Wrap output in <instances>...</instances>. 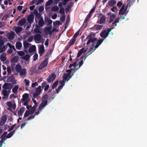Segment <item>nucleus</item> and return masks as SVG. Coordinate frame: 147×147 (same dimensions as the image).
Returning <instances> with one entry per match:
<instances>
[{
	"mask_svg": "<svg viewBox=\"0 0 147 147\" xmlns=\"http://www.w3.org/2000/svg\"><path fill=\"white\" fill-rule=\"evenodd\" d=\"M48 58H47L41 63L38 68L39 70H41L47 66L48 63Z\"/></svg>",
	"mask_w": 147,
	"mask_h": 147,
	"instance_id": "nucleus-1",
	"label": "nucleus"
},
{
	"mask_svg": "<svg viewBox=\"0 0 147 147\" xmlns=\"http://www.w3.org/2000/svg\"><path fill=\"white\" fill-rule=\"evenodd\" d=\"M41 88V86H39L38 87L36 88V92L33 95V97L34 98H36L37 96L40 94V93L42 91Z\"/></svg>",
	"mask_w": 147,
	"mask_h": 147,
	"instance_id": "nucleus-2",
	"label": "nucleus"
},
{
	"mask_svg": "<svg viewBox=\"0 0 147 147\" xmlns=\"http://www.w3.org/2000/svg\"><path fill=\"white\" fill-rule=\"evenodd\" d=\"M47 105L48 101L47 100H42V102L39 106V110L41 111L42 109H44Z\"/></svg>",
	"mask_w": 147,
	"mask_h": 147,
	"instance_id": "nucleus-3",
	"label": "nucleus"
},
{
	"mask_svg": "<svg viewBox=\"0 0 147 147\" xmlns=\"http://www.w3.org/2000/svg\"><path fill=\"white\" fill-rule=\"evenodd\" d=\"M56 77V76L55 74L52 73L48 76V78L47 79V81L48 82H52L55 79Z\"/></svg>",
	"mask_w": 147,
	"mask_h": 147,
	"instance_id": "nucleus-4",
	"label": "nucleus"
},
{
	"mask_svg": "<svg viewBox=\"0 0 147 147\" xmlns=\"http://www.w3.org/2000/svg\"><path fill=\"white\" fill-rule=\"evenodd\" d=\"M87 38H89L86 43L87 45H89L91 42L94 43L97 40L96 38H93L91 35H89L87 37Z\"/></svg>",
	"mask_w": 147,
	"mask_h": 147,
	"instance_id": "nucleus-5",
	"label": "nucleus"
},
{
	"mask_svg": "<svg viewBox=\"0 0 147 147\" xmlns=\"http://www.w3.org/2000/svg\"><path fill=\"white\" fill-rule=\"evenodd\" d=\"M127 6L125 7L124 5H123L122 6L119 12V15H123L125 13L127 8Z\"/></svg>",
	"mask_w": 147,
	"mask_h": 147,
	"instance_id": "nucleus-6",
	"label": "nucleus"
},
{
	"mask_svg": "<svg viewBox=\"0 0 147 147\" xmlns=\"http://www.w3.org/2000/svg\"><path fill=\"white\" fill-rule=\"evenodd\" d=\"M7 119V117L6 115H4L3 116L0 121V126L3 125L5 124Z\"/></svg>",
	"mask_w": 147,
	"mask_h": 147,
	"instance_id": "nucleus-7",
	"label": "nucleus"
},
{
	"mask_svg": "<svg viewBox=\"0 0 147 147\" xmlns=\"http://www.w3.org/2000/svg\"><path fill=\"white\" fill-rule=\"evenodd\" d=\"M13 87L12 85L9 83H5L3 86V88L4 89H11Z\"/></svg>",
	"mask_w": 147,
	"mask_h": 147,
	"instance_id": "nucleus-8",
	"label": "nucleus"
},
{
	"mask_svg": "<svg viewBox=\"0 0 147 147\" xmlns=\"http://www.w3.org/2000/svg\"><path fill=\"white\" fill-rule=\"evenodd\" d=\"M44 52L45 49L44 46L43 45H40L39 49V53L40 56L42 55Z\"/></svg>",
	"mask_w": 147,
	"mask_h": 147,
	"instance_id": "nucleus-9",
	"label": "nucleus"
},
{
	"mask_svg": "<svg viewBox=\"0 0 147 147\" xmlns=\"http://www.w3.org/2000/svg\"><path fill=\"white\" fill-rule=\"evenodd\" d=\"M27 20L28 23H32L33 22L34 20V16L33 14H31L28 17Z\"/></svg>",
	"mask_w": 147,
	"mask_h": 147,
	"instance_id": "nucleus-10",
	"label": "nucleus"
},
{
	"mask_svg": "<svg viewBox=\"0 0 147 147\" xmlns=\"http://www.w3.org/2000/svg\"><path fill=\"white\" fill-rule=\"evenodd\" d=\"M45 24V22L42 17H41L39 20L38 22V26L40 27L43 26Z\"/></svg>",
	"mask_w": 147,
	"mask_h": 147,
	"instance_id": "nucleus-11",
	"label": "nucleus"
},
{
	"mask_svg": "<svg viewBox=\"0 0 147 147\" xmlns=\"http://www.w3.org/2000/svg\"><path fill=\"white\" fill-rule=\"evenodd\" d=\"M86 51L87 49H85V48H82L78 52V55L77 56V57L78 58L79 57L82 55L83 53H85L86 52Z\"/></svg>",
	"mask_w": 147,
	"mask_h": 147,
	"instance_id": "nucleus-12",
	"label": "nucleus"
},
{
	"mask_svg": "<svg viewBox=\"0 0 147 147\" xmlns=\"http://www.w3.org/2000/svg\"><path fill=\"white\" fill-rule=\"evenodd\" d=\"M86 51L87 49H85V48H82L78 52V55L77 56V57L78 58L79 57L82 55L83 53H85L86 52Z\"/></svg>",
	"mask_w": 147,
	"mask_h": 147,
	"instance_id": "nucleus-13",
	"label": "nucleus"
},
{
	"mask_svg": "<svg viewBox=\"0 0 147 147\" xmlns=\"http://www.w3.org/2000/svg\"><path fill=\"white\" fill-rule=\"evenodd\" d=\"M86 51L87 49H85V48H82L78 52V55L77 56V57L78 58L79 57L82 55L83 53H85L86 52Z\"/></svg>",
	"mask_w": 147,
	"mask_h": 147,
	"instance_id": "nucleus-14",
	"label": "nucleus"
},
{
	"mask_svg": "<svg viewBox=\"0 0 147 147\" xmlns=\"http://www.w3.org/2000/svg\"><path fill=\"white\" fill-rule=\"evenodd\" d=\"M86 51L87 49H85V48H82L78 52V55L77 56V57L78 58L79 57L82 55L83 53H85L86 52Z\"/></svg>",
	"mask_w": 147,
	"mask_h": 147,
	"instance_id": "nucleus-15",
	"label": "nucleus"
},
{
	"mask_svg": "<svg viewBox=\"0 0 147 147\" xmlns=\"http://www.w3.org/2000/svg\"><path fill=\"white\" fill-rule=\"evenodd\" d=\"M29 100V94L28 93H25L22 95V102L26 100Z\"/></svg>",
	"mask_w": 147,
	"mask_h": 147,
	"instance_id": "nucleus-16",
	"label": "nucleus"
},
{
	"mask_svg": "<svg viewBox=\"0 0 147 147\" xmlns=\"http://www.w3.org/2000/svg\"><path fill=\"white\" fill-rule=\"evenodd\" d=\"M66 71L67 73V74L65 73L63 74V80L64 79H67V77L69 76L70 74H71V71H70V70L69 69L67 70H66Z\"/></svg>",
	"mask_w": 147,
	"mask_h": 147,
	"instance_id": "nucleus-17",
	"label": "nucleus"
},
{
	"mask_svg": "<svg viewBox=\"0 0 147 147\" xmlns=\"http://www.w3.org/2000/svg\"><path fill=\"white\" fill-rule=\"evenodd\" d=\"M20 76H24V77L26 76L27 74V72L26 69L25 68H23L20 71H19Z\"/></svg>",
	"mask_w": 147,
	"mask_h": 147,
	"instance_id": "nucleus-18",
	"label": "nucleus"
},
{
	"mask_svg": "<svg viewBox=\"0 0 147 147\" xmlns=\"http://www.w3.org/2000/svg\"><path fill=\"white\" fill-rule=\"evenodd\" d=\"M25 110V108L24 107H22L18 111V114L19 117L22 116L24 111Z\"/></svg>",
	"mask_w": 147,
	"mask_h": 147,
	"instance_id": "nucleus-19",
	"label": "nucleus"
},
{
	"mask_svg": "<svg viewBox=\"0 0 147 147\" xmlns=\"http://www.w3.org/2000/svg\"><path fill=\"white\" fill-rule=\"evenodd\" d=\"M108 35V33H107V32L105 30H104L102 32H101L100 36L104 38H106Z\"/></svg>",
	"mask_w": 147,
	"mask_h": 147,
	"instance_id": "nucleus-20",
	"label": "nucleus"
},
{
	"mask_svg": "<svg viewBox=\"0 0 147 147\" xmlns=\"http://www.w3.org/2000/svg\"><path fill=\"white\" fill-rule=\"evenodd\" d=\"M103 40H104L103 39H101L98 40L97 41V42L96 43V45L94 46V47L96 49L103 42Z\"/></svg>",
	"mask_w": 147,
	"mask_h": 147,
	"instance_id": "nucleus-21",
	"label": "nucleus"
},
{
	"mask_svg": "<svg viewBox=\"0 0 147 147\" xmlns=\"http://www.w3.org/2000/svg\"><path fill=\"white\" fill-rule=\"evenodd\" d=\"M39 27L38 25H36V28L34 29V31L35 33H41V32L40 31Z\"/></svg>",
	"mask_w": 147,
	"mask_h": 147,
	"instance_id": "nucleus-22",
	"label": "nucleus"
},
{
	"mask_svg": "<svg viewBox=\"0 0 147 147\" xmlns=\"http://www.w3.org/2000/svg\"><path fill=\"white\" fill-rule=\"evenodd\" d=\"M26 20L25 18H23L22 19L18 21L19 25L20 26H23L26 23Z\"/></svg>",
	"mask_w": 147,
	"mask_h": 147,
	"instance_id": "nucleus-23",
	"label": "nucleus"
},
{
	"mask_svg": "<svg viewBox=\"0 0 147 147\" xmlns=\"http://www.w3.org/2000/svg\"><path fill=\"white\" fill-rule=\"evenodd\" d=\"M41 38V35L40 34H37L34 35V39L38 41H40Z\"/></svg>",
	"mask_w": 147,
	"mask_h": 147,
	"instance_id": "nucleus-24",
	"label": "nucleus"
},
{
	"mask_svg": "<svg viewBox=\"0 0 147 147\" xmlns=\"http://www.w3.org/2000/svg\"><path fill=\"white\" fill-rule=\"evenodd\" d=\"M36 49L35 46L34 45H32L28 49V51L30 53H32L34 52Z\"/></svg>",
	"mask_w": 147,
	"mask_h": 147,
	"instance_id": "nucleus-25",
	"label": "nucleus"
},
{
	"mask_svg": "<svg viewBox=\"0 0 147 147\" xmlns=\"http://www.w3.org/2000/svg\"><path fill=\"white\" fill-rule=\"evenodd\" d=\"M106 18L105 15H103L100 18L99 23L102 24L105 22Z\"/></svg>",
	"mask_w": 147,
	"mask_h": 147,
	"instance_id": "nucleus-26",
	"label": "nucleus"
},
{
	"mask_svg": "<svg viewBox=\"0 0 147 147\" xmlns=\"http://www.w3.org/2000/svg\"><path fill=\"white\" fill-rule=\"evenodd\" d=\"M15 35V32L13 31L11 32L8 36V39L9 40H12L14 38Z\"/></svg>",
	"mask_w": 147,
	"mask_h": 147,
	"instance_id": "nucleus-27",
	"label": "nucleus"
},
{
	"mask_svg": "<svg viewBox=\"0 0 147 147\" xmlns=\"http://www.w3.org/2000/svg\"><path fill=\"white\" fill-rule=\"evenodd\" d=\"M19 59L18 56H15L13 57L11 59V62L13 63H15L18 62Z\"/></svg>",
	"mask_w": 147,
	"mask_h": 147,
	"instance_id": "nucleus-28",
	"label": "nucleus"
},
{
	"mask_svg": "<svg viewBox=\"0 0 147 147\" xmlns=\"http://www.w3.org/2000/svg\"><path fill=\"white\" fill-rule=\"evenodd\" d=\"M0 59L2 61H5L6 59V54L3 53L1 55L0 57Z\"/></svg>",
	"mask_w": 147,
	"mask_h": 147,
	"instance_id": "nucleus-29",
	"label": "nucleus"
},
{
	"mask_svg": "<svg viewBox=\"0 0 147 147\" xmlns=\"http://www.w3.org/2000/svg\"><path fill=\"white\" fill-rule=\"evenodd\" d=\"M103 26L102 25L96 24L94 25V28L96 30H99L102 29Z\"/></svg>",
	"mask_w": 147,
	"mask_h": 147,
	"instance_id": "nucleus-30",
	"label": "nucleus"
},
{
	"mask_svg": "<svg viewBox=\"0 0 147 147\" xmlns=\"http://www.w3.org/2000/svg\"><path fill=\"white\" fill-rule=\"evenodd\" d=\"M15 69L16 71L17 72H19L22 69V67L21 65L19 64H18L15 67Z\"/></svg>",
	"mask_w": 147,
	"mask_h": 147,
	"instance_id": "nucleus-31",
	"label": "nucleus"
},
{
	"mask_svg": "<svg viewBox=\"0 0 147 147\" xmlns=\"http://www.w3.org/2000/svg\"><path fill=\"white\" fill-rule=\"evenodd\" d=\"M16 132V130H13L12 131L9 133L6 136V138H10Z\"/></svg>",
	"mask_w": 147,
	"mask_h": 147,
	"instance_id": "nucleus-32",
	"label": "nucleus"
},
{
	"mask_svg": "<svg viewBox=\"0 0 147 147\" xmlns=\"http://www.w3.org/2000/svg\"><path fill=\"white\" fill-rule=\"evenodd\" d=\"M22 46V43L20 42L19 41L16 43V46L17 49H20Z\"/></svg>",
	"mask_w": 147,
	"mask_h": 147,
	"instance_id": "nucleus-33",
	"label": "nucleus"
},
{
	"mask_svg": "<svg viewBox=\"0 0 147 147\" xmlns=\"http://www.w3.org/2000/svg\"><path fill=\"white\" fill-rule=\"evenodd\" d=\"M76 40V38H73L70 40V41L68 43L69 47H70L74 44Z\"/></svg>",
	"mask_w": 147,
	"mask_h": 147,
	"instance_id": "nucleus-34",
	"label": "nucleus"
},
{
	"mask_svg": "<svg viewBox=\"0 0 147 147\" xmlns=\"http://www.w3.org/2000/svg\"><path fill=\"white\" fill-rule=\"evenodd\" d=\"M23 28L21 27H17L16 28L15 31L17 34L20 33L22 30Z\"/></svg>",
	"mask_w": 147,
	"mask_h": 147,
	"instance_id": "nucleus-35",
	"label": "nucleus"
},
{
	"mask_svg": "<svg viewBox=\"0 0 147 147\" xmlns=\"http://www.w3.org/2000/svg\"><path fill=\"white\" fill-rule=\"evenodd\" d=\"M41 17H42L41 16V14L40 13H39L35 16V22H37L38 21V20H39Z\"/></svg>",
	"mask_w": 147,
	"mask_h": 147,
	"instance_id": "nucleus-36",
	"label": "nucleus"
},
{
	"mask_svg": "<svg viewBox=\"0 0 147 147\" xmlns=\"http://www.w3.org/2000/svg\"><path fill=\"white\" fill-rule=\"evenodd\" d=\"M23 45L24 48H27L29 46L31 45V44H29L26 41H24Z\"/></svg>",
	"mask_w": 147,
	"mask_h": 147,
	"instance_id": "nucleus-37",
	"label": "nucleus"
},
{
	"mask_svg": "<svg viewBox=\"0 0 147 147\" xmlns=\"http://www.w3.org/2000/svg\"><path fill=\"white\" fill-rule=\"evenodd\" d=\"M18 86L17 85H16L12 89V92L14 94H16L18 92Z\"/></svg>",
	"mask_w": 147,
	"mask_h": 147,
	"instance_id": "nucleus-38",
	"label": "nucleus"
},
{
	"mask_svg": "<svg viewBox=\"0 0 147 147\" xmlns=\"http://www.w3.org/2000/svg\"><path fill=\"white\" fill-rule=\"evenodd\" d=\"M115 16L114 14H113V15L110 17V19L109 21V23H111L113 22L114 20V19H115Z\"/></svg>",
	"mask_w": 147,
	"mask_h": 147,
	"instance_id": "nucleus-39",
	"label": "nucleus"
},
{
	"mask_svg": "<svg viewBox=\"0 0 147 147\" xmlns=\"http://www.w3.org/2000/svg\"><path fill=\"white\" fill-rule=\"evenodd\" d=\"M116 4V2L114 0H111L108 2V5L109 6H112Z\"/></svg>",
	"mask_w": 147,
	"mask_h": 147,
	"instance_id": "nucleus-40",
	"label": "nucleus"
},
{
	"mask_svg": "<svg viewBox=\"0 0 147 147\" xmlns=\"http://www.w3.org/2000/svg\"><path fill=\"white\" fill-rule=\"evenodd\" d=\"M59 8L57 6H54L51 8V10L53 11H57L59 10Z\"/></svg>",
	"mask_w": 147,
	"mask_h": 147,
	"instance_id": "nucleus-41",
	"label": "nucleus"
},
{
	"mask_svg": "<svg viewBox=\"0 0 147 147\" xmlns=\"http://www.w3.org/2000/svg\"><path fill=\"white\" fill-rule=\"evenodd\" d=\"M24 82L26 84V90H27V89H28V87L29 83H30V81L28 80H27L26 79H24Z\"/></svg>",
	"mask_w": 147,
	"mask_h": 147,
	"instance_id": "nucleus-42",
	"label": "nucleus"
},
{
	"mask_svg": "<svg viewBox=\"0 0 147 147\" xmlns=\"http://www.w3.org/2000/svg\"><path fill=\"white\" fill-rule=\"evenodd\" d=\"M91 15L90 14V13H89L88 15L87 16V17L86 18L84 22V23H87L88 21V20L90 19L91 16Z\"/></svg>",
	"mask_w": 147,
	"mask_h": 147,
	"instance_id": "nucleus-43",
	"label": "nucleus"
},
{
	"mask_svg": "<svg viewBox=\"0 0 147 147\" xmlns=\"http://www.w3.org/2000/svg\"><path fill=\"white\" fill-rule=\"evenodd\" d=\"M74 72L70 74L69 76H68L67 77V79H64L63 80L65 81H68L71 77H72L74 75Z\"/></svg>",
	"mask_w": 147,
	"mask_h": 147,
	"instance_id": "nucleus-44",
	"label": "nucleus"
},
{
	"mask_svg": "<svg viewBox=\"0 0 147 147\" xmlns=\"http://www.w3.org/2000/svg\"><path fill=\"white\" fill-rule=\"evenodd\" d=\"M53 0H49L45 4V6H49L52 4L53 3Z\"/></svg>",
	"mask_w": 147,
	"mask_h": 147,
	"instance_id": "nucleus-45",
	"label": "nucleus"
},
{
	"mask_svg": "<svg viewBox=\"0 0 147 147\" xmlns=\"http://www.w3.org/2000/svg\"><path fill=\"white\" fill-rule=\"evenodd\" d=\"M58 83V80L56 81L53 85L51 88L52 89H53L55 88L57 86Z\"/></svg>",
	"mask_w": 147,
	"mask_h": 147,
	"instance_id": "nucleus-46",
	"label": "nucleus"
},
{
	"mask_svg": "<svg viewBox=\"0 0 147 147\" xmlns=\"http://www.w3.org/2000/svg\"><path fill=\"white\" fill-rule=\"evenodd\" d=\"M36 110L35 107H33L31 108L30 110L29 111L30 115H32L35 112Z\"/></svg>",
	"mask_w": 147,
	"mask_h": 147,
	"instance_id": "nucleus-47",
	"label": "nucleus"
},
{
	"mask_svg": "<svg viewBox=\"0 0 147 147\" xmlns=\"http://www.w3.org/2000/svg\"><path fill=\"white\" fill-rule=\"evenodd\" d=\"M30 56L29 55H25L23 58L25 59L26 61H28L30 58Z\"/></svg>",
	"mask_w": 147,
	"mask_h": 147,
	"instance_id": "nucleus-48",
	"label": "nucleus"
},
{
	"mask_svg": "<svg viewBox=\"0 0 147 147\" xmlns=\"http://www.w3.org/2000/svg\"><path fill=\"white\" fill-rule=\"evenodd\" d=\"M89 55H89V54H87V53H86L85 55H82L80 59H82L84 58V61H85L86 58Z\"/></svg>",
	"mask_w": 147,
	"mask_h": 147,
	"instance_id": "nucleus-49",
	"label": "nucleus"
},
{
	"mask_svg": "<svg viewBox=\"0 0 147 147\" xmlns=\"http://www.w3.org/2000/svg\"><path fill=\"white\" fill-rule=\"evenodd\" d=\"M7 45L10 48V49H13L15 51L16 50V49L15 48L14 46H12L10 43H8L7 44Z\"/></svg>",
	"mask_w": 147,
	"mask_h": 147,
	"instance_id": "nucleus-50",
	"label": "nucleus"
},
{
	"mask_svg": "<svg viewBox=\"0 0 147 147\" xmlns=\"http://www.w3.org/2000/svg\"><path fill=\"white\" fill-rule=\"evenodd\" d=\"M3 94L4 96H5L7 97L8 96L9 94L7 92L6 90H4L3 91Z\"/></svg>",
	"mask_w": 147,
	"mask_h": 147,
	"instance_id": "nucleus-51",
	"label": "nucleus"
},
{
	"mask_svg": "<svg viewBox=\"0 0 147 147\" xmlns=\"http://www.w3.org/2000/svg\"><path fill=\"white\" fill-rule=\"evenodd\" d=\"M2 37L1 36H0V47L2 46L4 44V42L2 39Z\"/></svg>",
	"mask_w": 147,
	"mask_h": 147,
	"instance_id": "nucleus-52",
	"label": "nucleus"
},
{
	"mask_svg": "<svg viewBox=\"0 0 147 147\" xmlns=\"http://www.w3.org/2000/svg\"><path fill=\"white\" fill-rule=\"evenodd\" d=\"M77 62L75 61L73 64H70L68 67L70 69L73 66L74 67H76L77 65Z\"/></svg>",
	"mask_w": 147,
	"mask_h": 147,
	"instance_id": "nucleus-53",
	"label": "nucleus"
},
{
	"mask_svg": "<svg viewBox=\"0 0 147 147\" xmlns=\"http://www.w3.org/2000/svg\"><path fill=\"white\" fill-rule=\"evenodd\" d=\"M29 115H30L29 111V110H27L26 111L24 115V117L25 118L28 117Z\"/></svg>",
	"mask_w": 147,
	"mask_h": 147,
	"instance_id": "nucleus-54",
	"label": "nucleus"
},
{
	"mask_svg": "<svg viewBox=\"0 0 147 147\" xmlns=\"http://www.w3.org/2000/svg\"><path fill=\"white\" fill-rule=\"evenodd\" d=\"M79 30H78L77 32L74 35L73 38H76L77 36L79 35Z\"/></svg>",
	"mask_w": 147,
	"mask_h": 147,
	"instance_id": "nucleus-55",
	"label": "nucleus"
},
{
	"mask_svg": "<svg viewBox=\"0 0 147 147\" xmlns=\"http://www.w3.org/2000/svg\"><path fill=\"white\" fill-rule=\"evenodd\" d=\"M48 97V95L47 94H45L42 97V100H47Z\"/></svg>",
	"mask_w": 147,
	"mask_h": 147,
	"instance_id": "nucleus-56",
	"label": "nucleus"
},
{
	"mask_svg": "<svg viewBox=\"0 0 147 147\" xmlns=\"http://www.w3.org/2000/svg\"><path fill=\"white\" fill-rule=\"evenodd\" d=\"M10 82H11L13 84H16V80L15 79V78H12L11 79Z\"/></svg>",
	"mask_w": 147,
	"mask_h": 147,
	"instance_id": "nucleus-57",
	"label": "nucleus"
},
{
	"mask_svg": "<svg viewBox=\"0 0 147 147\" xmlns=\"http://www.w3.org/2000/svg\"><path fill=\"white\" fill-rule=\"evenodd\" d=\"M20 56H23L24 55L25 53L23 51H18L17 53Z\"/></svg>",
	"mask_w": 147,
	"mask_h": 147,
	"instance_id": "nucleus-58",
	"label": "nucleus"
},
{
	"mask_svg": "<svg viewBox=\"0 0 147 147\" xmlns=\"http://www.w3.org/2000/svg\"><path fill=\"white\" fill-rule=\"evenodd\" d=\"M38 56V54L37 53L34 54L33 56V60L34 61H35L37 59Z\"/></svg>",
	"mask_w": 147,
	"mask_h": 147,
	"instance_id": "nucleus-59",
	"label": "nucleus"
},
{
	"mask_svg": "<svg viewBox=\"0 0 147 147\" xmlns=\"http://www.w3.org/2000/svg\"><path fill=\"white\" fill-rule=\"evenodd\" d=\"M33 38V36H31L27 39V41L28 42H31L32 41Z\"/></svg>",
	"mask_w": 147,
	"mask_h": 147,
	"instance_id": "nucleus-60",
	"label": "nucleus"
},
{
	"mask_svg": "<svg viewBox=\"0 0 147 147\" xmlns=\"http://www.w3.org/2000/svg\"><path fill=\"white\" fill-rule=\"evenodd\" d=\"M44 10V7L43 6H41L38 8V10L39 12H42Z\"/></svg>",
	"mask_w": 147,
	"mask_h": 147,
	"instance_id": "nucleus-61",
	"label": "nucleus"
},
{
	"mask_svg": "<svg viewBox=\"0 0 147 147\" xmlns=\"http://www.w3.org/2000/svg\"><path fill=\"white\" fill-rule=\"evenodd\" d=\"M7 70L8 72V75H10L11 72V70L10 67H8L7 68Z\"/></svg>",
	"mask_w": 147,
	"mask_h": 147,
	"instance_id": "nucleus-62",
	"label": "nucleus"
},
{
	"mask_svg": "<svg viewBox=\"0 0 147 147\" xmlns=\"http://www.w3.org/2000/svg\"><path fill=\"white\" fill-rule=\"evenodd\" d=\"M59 13L62 14H65V9L63 8H61L60 9Z\"/></svg>",
	"mask_w": 147,
	"mask_h": 147,
	"instance_id": "nucleus-63",
	"label": "nucleus"
},
{
	"mask_svg": "<svg viewBox=\"0 0 147 147\" xmlns=\"http://www.w3.org/2000/svg\"><path fill=\"white\" fill-rule=\"evenodd\" d=\"M96 8V6L92 8L91 10L90 11L89 13L90 14L92 15V13L94 11Z\"/></svg>",
	"mask_w": 147,
	"mask_h": 147,
	"instance_id": "nucleus-64",
	"label": "nucleus"
}]
</instances>
